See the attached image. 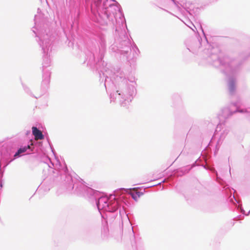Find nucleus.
<instances>
[{"label": "nucleus", "mask_w": 250, "mask_h": 250, "mask_svg": "<svg viewBox=\"0 0 250 250\" xmlns=\"http://www.w3.org/2000/svg\"><path fill=\"white\" fill-rule=\"evenodd\" d=\"M35 26L32 28V31L37 38L36 41L42 48V78L43 80L41 84V91L40 94L34 95L30 91L29 87L25 84H22L23 88L26 93L31 96L38 99L44 95L48 89L50 83L51 72L45 69L50 66L51 60L50 53L53 47V42L54 41L51 29V22L47 19L41 17V15H36L34 17Z\"/></svg>", "instance_id": "obj_1"}, {"label": "nucleus", "mask_w": 250, "mask_h": 250, "mask_svg": "<svg viewBox=\"0 0 250 250\" xmlns=\"http://www.w3.org/2000/svg\"><path fill=\"white\" fill-rule=\"evenodd\" d=\"M67 181H70L71 185L68 186L67 189L70 192L77 195L83 196L94 203L96 207L102 218V237L104 239H108L109 236V228L107 218L109 214V198L104 196V193L94 190L85 185H83L77 179L73 181L70 176H67Z\"/></svg>", "instance_id": "obj_2"}, {"label": "nucleus", "mask_w": 250, "mask_h": 250, "mask_svg": "<svg viewBox=\"0 0 250 250\" xmlns=\"http://www.w3.org/2000/svg\"><path fill=\"white\" fill-rule=\"evenodd\" d=\"M46 163L47 164L48 167L50 168H53L54 170L56 171L57 177H56V181H60L61 183H62L63 186L65 188L66 191L70 193L71 194H74L72 192H70L67 189V188L69 185H71L70 183H71L70 181H67V179L66 178V176L68 175L72 177V180L77 179L78 181L81 182L83 185H85L83 182V180L80 178L76 173H74V175L76 176H73L68 171V169L66 166L64 167H62L61 166L60 163H59V165L56 164L55 166L54 163H52L51 159L46 157ZM75 195H76L75 194Z\"/></svg>", "instance_id": "obj_3"}, {"label": "nucleus", "mask_w": 250, "mask_h": 250, "mask_svg": "<svg viewBox=\"0 0 250 250\" xmlns=\"http://www.w3.org/2000/svg\"><path fill=\"white\" fill-rule=\"evenodd\" d=\"M46 163L47 164L48 167L50 168H53L54 170L56 171L57 177H56V181H60L61 183H62L63 186L65 188L66 191L70 193L71 194H74L72 192H70L67 189V188L69 185H71L70 183H71L70 181H67V179L66 178V176L68 175L72 177V180L77 179L78 181L81 182L83 185H85L83 182V180L80 178L76 173H74V175L76 176H73L68 171V169L66 166L64 167H62L61 166L60 163H59V165L56 164L55 166L54 163H52L51 159L46 157ZM75 195H76L75 194Z\"/></svg>", "instance_id": "obj_4"}, {"label": "nucleus", "mask_w": 250, "mask_h": 250, "mask_svg": "<svg viewBox=\"0 0 250 250\" xmlns=\"http://www.w3.org/2000/svg\"><path fill=\"white\" fill-rule=\"evenodd\" d=\"M104 62L103 61L101 58L98 59V61H96L95 55L92 53H91L90 57L87 60V64L89 65L91 67H93V69H96L97 70L99 71L100 78H102V75L103 78H104V86L107 92L106 85L108 83L107 79H108V75H109V68L107 63L105 64V66L104 65Z\"/></svg>", "instance_id": "obj_5"}, {"label": "nucleus", "mask_w": 250, "mask_h": 250, "mask_svg": "<svg viewBox=\"0 0 250 250\" xmlns=\"http://www.w3.org/2000/svg\"><path fill=\"white\" fill-rule=\"evenodd\" d=\"M108 0H106V2H104L103 3V7L101 11V16L105 17L107 19H108L109 17V11L108 10V7L109 5L107 3ZM100 15V14H99Z\"/></svg>", "instance_id": "obj_6"}, {"label": "nucleus", "mask_w": 250, "mask_h": 250, "mask_svg": "<svg viewBox=\"0 0 250 250\" xmlns=\"http://www.w3.org/2000/svg\"><path fill=\"white\" fill-rule=\"evenodd\" d=\"M32 129V134L35 136V138H37L40 140H42L44 139V136L43 134L38 128H37L36 126H33Z\"/></svg>", "instance_id": "obj_7"}, {"label": "nucleus", "mask_w": 250, "mask_h": 250, "mask_svg": "<svg viewBox=\"0 0 250 250\" xmlns=\"http://www.w3.org/2000/svg\"><path fill=\"white\" fill-rule=\"evenodd\" d=\"M132 197L135 200L138 199L143 195V193L141 192L134 191L131 193Z\"/></svg>", "instance_id": "obj_8"}, {"label": "nucleus", "mask_w": 250, "mask_h": 250, "mask_svg": "<svg viewBox=\"0 0 250 250\" xmlns=\"http://www.w3.org/2000/svg\"><path fill=\"white\" fill-rule=\"evenodd\" d=\"M46 139L47 140V142H48V143L49 144V146L50 147V148L51 149V151H52V153L55 156V150H54V149L53 148V146H52V144H51V142H50V141L49 140V138L47 137H46Z\"/></svg>", "instance_id": "obj_9"}, {"label": "nucleus", "mask_w": 250, "mask_h": 250, "mask_svg": "<svg viewBox=\"0 0 250 250\" xmlns=\"http://www.w3.org/2000/svg\"><path fill=\"white\" fill-rule=\"evenodd\" d=\"M102 0H94V3L97 7H98L101 4Z\"/></svg>", "instance_id": "obj_10"}, {"label": "nucleus", "mask_w": 250, "mask_h": 250, "mask_svg": "<svg viewBox=\"0 0 250 250\" xmlns=\"http://www.w3.org/2000/svg\"><path fill=\"white\" fill-rule=\"evenodd\" d=\"M29 133H30V130H29V131H27L26 133V135H28V134H29Z\"/></svg>", "instance_id": "obj_11"}, {"label": "nucleus", "mask_w": 250, "mask_h": 250, "mask_svg": "<svg viewBox=\"0 0 250 250\" xmlns=\"http://www.w3.org/2000/svg\"><path fill=\"white\" fill-rule=\"evenodd\" d=\"M41 12V10L40 8L38 9V13H39Z\"/></svg>", "instance_id": "obj_12"}, {"label": "nucleus", "mask_w": 250, "mask_h": 250, "mask_svg": "<svg viewBox=\"0 0 250 250\" xmlns=\"http://www.w3.org/2000/svg\"><path fill=\"white\" fill-rule=\"evenodd\" d=\"M117 208L116 207V208H115V209H114V210H116L117 209Z\"/></svg>", "instance_id": "obj_13"}]
</instances>
